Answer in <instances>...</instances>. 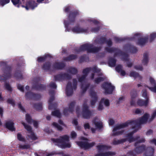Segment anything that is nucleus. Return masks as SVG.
<instances>
[{
  "label": "nucleus",
  "mask_w": 156,
  "mask_h": 156,
  "mask_svg": "<svg viewBox=\"0 0 156 156\" xmlns=\"http://www.w3.org/2000/svg\"><path fill=\"white\" fill-rule=\"evenodd\" d=\"M70 8V6H67L66 7L64 10L65 12L67 13L69 12L68 16L69 22H67L66 20L64 21L65 27L67 29L68 27L69 24H73L76 21V17L80 15L79 11L77 9L73 10L69 12Z\"/></svg>",
  "instance_id": "f257e3e1"
},
{
  "label": "nucleus",
  "mask_w": 156,
  "mask_h": 156,
  "mask_svg": "<svg viewBox=\"0 0 156 156\" xmlns=\"http://www.w3.org/2000/svg\"><path fill=\"white\" fill-rule=\"evenodd\" d=\"M101 49V47L94 46L91 44L86 43L81 45L78 48H75V51L77 53L87 51V53H96Z\"/></svg>",
  "instance_id": "f03ea898"
},
{
  "label": "nucleus",
  "mask_w": 156,
  "mask_h": 156,
  "mask_svg": "<svg viewBox=\"0 0 156 156\" xmlns=\"http://www.w3.org/2000/svg\"><path fill=\"white\" fill-rule=\"evenodd\" d=\"M51 140L53 143L58 144L57 145L62 148H70L71 147L70 143H66L65 142L66 141H69V136L67 135L60 136L59 138H52Z\"/></svg>",
  "instance_id": "7ed1b4c3"
},
{
  "label": "nucleus",
  "mask_w": 156,
  "mask_h": 156,
  "mask_svg": "<svg viewBox=\"0 0 156 156\" xmlns=\"http://www.w3.org/2000/svg\"><path fill=\"white\" fill-rule=\"evenodd\" d=\"M149 114L147 113L145 114L141 117L138 120H130L131 125L132 126L133 129H135L137 126L138 129L140 128V125L142 124L146 123L149 117Z\"/></svg>",
  "instance_id": "20e7f679"
},
{
  "label": "nucleus",
  "mask_w": 156,
  "mask_h": 156,
  "mask_svg": "<svg viewBox=\"0 0 156 156\" xmlns=\"http://www.w3.org/2000/svg\"><path fill=\"white\" fill-rule=\"evenodd\" d=\"M1 63L4 66L2 69V71L4 73V74L3 76H0V81L5 80L11 77L12 67L11 66L8 65L6 62H2Z\"/></svg>",
  "instance_id": "39448f33"
},
{
  "label": "nucleus",
  "mask_w": 156,
  "mask_h": 156,
  "mask_svg": "<svg viewBox=\"0 0 156 156\" xmlns=\"http://www.w3.org/2000/svg\"><path fill=\"white\" fill-rule=\"evenodd\" d=\"M81 113L83 117L85 119H89L92 116V112L89 109V107L86 103L83 104Z\"/></svg>",
  "instance_id": "423d86ee"
},
{
  "label": "nucleus",
  "mask_w": 156,
  "mask_h": 156,
  "mask_svg": "<svg viewBox=\"0 0 156 156\" xmlns=\"http://www.w3.org/2000/svg\"><path fill=\"white\" fill-rule=\"evenodd\" d=\"M40 80L36 78L34 79V82L32 86V88L36 90L42 91L45 90L46 86L44 85L39 83Z\"/></svg>",
  "instance_id": "0eeeda50"
},
{
  "label": "nucleus",
  "mask_w": 156,
  "mask_h": 156,
  "mask_svg": "<svg viewBox=\"0 0 156 156\" xmlns=\"http://www.w3.org/2000/svg\"><path fill=\"white\" fill-rule=\"evenodd\" d=\"M101 87L105 90V94H112L115 89L114 87L112 85L111 83L107 82H104L102 84Z\"/></svg>",
  "instance_id": "6e6552de"
},
{
  "label": "nucleus",
  "mask_w": 156,
  "mask_h": 156,
  "mask_svg": "<svg viewBox=\"0 0 156 156\" xmlns=\"http://www.w3.org/2000/svg\"><path fill=\"white\" fill-rule=\"evenodd\" d=\"M25 96L27 99L35 101H38L41 98V95L40 94H35L30 91L26 92L25 93Z\"/></svg>",
  "instance_id": "1a4fd4ad"
},
{
  "label": "nucleus",
  "mask_w": 156,
  "mask_h": 156,
  "mask_svg": "<svg viewBox=\"0 0 156 156\" xmlns=\"http://www.w3.org/2000/svg\"><path fill=\"white\" fill-rule=\"evenodd\" d=\"M76 143L80 148H84L85 150L92 147L95 144L94 142L88 143L87 141H77Z\"/></svg>",
  "instance_id": "9d476101"
},
{
  "label": "nucleus",
  "mask_w": 156,
  "mask_h": 156,
  "mask_svg": "<svg viewBox=\"0 0 156 156\" xmlns=\"http://www.w3.org/2000/svg\"><path fill=\"white\" fill-rule=\"evenodd\" d=\"M72 78L71 76L66 73H61L57 74L54 76V79L55 81H61L64 80H69Z\"/></svg>",
  "instance_id": "9b49d317"
},
{
  "label": "nucleus",
  "mask_w": 156,
  "mask_h": 156,
  "mask_svg": "<svg viewBox=\"0 0 156 156\" xmlns=\"http://www.w3.org/2000/svg\"><path fill=\"white\" fill-rule=\"evenodd\" d=\"M135 147L136 148L135 149V151L138 154L142 153L144 151L147 149H150L152 151L153 153L154 152V149L153 148L150 147L147 148L146 145L144 144H142L139 146H138L137 145Z\"/></svg>",
  "instance_id": "f8f14e48"
},
{
  "label": "nucleus",
  "mask_w": 156,
  "mask_h": 156,
  "mask_svg": "<svg viewBox=\"0 0 156 156\" xmlns=\"http://www.w3.org/2000/svg\"><path fill=\"white\" fill-rule=\"evenodd\" d=\"M66 65L63 62H55L52 65L53 70H62L65 67Z\"/></svg>",
  "instance_id": "ddd939ff"
},
{
  "label": "nucleus",
  "mask_w": 156,
  "mask_h": 156,
  "mask_svg": "<svg viewBox=\"0 0 156 156\" xmlns=\"http://www.w3.org/2000/svg\"><path fill=\"white\" fill-rule=\"evenodd\" d=\"M130 122V120H128L125 123L116 126L114 127L112 131L113 132H115L118 130L127 127L129 125H131V123Z\"/></svg>",
  "instance_id": "4468645a"
},
{
  "label": "nucleus",
  "mask_w": 156,
  "mask_h": 156,
  "mask_svg": "<svg viewBox=\"0 0 156 156\" xmlns=\"http://www.w3.org/2000/svg\"><path fill=\"white\" fill-rule=\"evenodd\" d=\"M90 96L92 99L90 101V104L92 106H94L98 99L97 93L93 90H91L90 93Z\"/></svg>",
  "instance_id": "2eb2a0df"
},
{
  "label": "nucleus",
  "mask_w": 156,
  "mask_h": 156,
  "mask_svg": "<svg viewBox=\"0 0 156 156\" xmlns=\"http://www.w3.org/2000/svg\"><path fill=\"white\" fill-rule=\"evenodd\" d=\"M72 30L73 32L76 33H87L88 30L87 29H84L79 27V26H76L72 28Z\"/></svg>",
  "instance_id": "dca6fc26"
},
{
  "label": "nucleus",
  "mask_w": 156,
  "mask_h": 156,
  "mask_svg": "<svg viewBox=\"0 0 156 156\" xmlns=\"http://www.w3.org/2000/svg\"><path fill=\"white\" fill-rule=\"evenodd\" d=\"M37 6V4L34 1H29L26 3V6L22 5L23 7H25L26 9L28 10L29 9H33Z\"/></svg>",
  "instance_id": "f3484780"
},
{
  "label": "nucleus",
  "mask_w": 156,
  "mask_h": 156,
  "mask_svg": "<svg viewBox=\"0 0 156 156\" xmlns=\"http://www.w3.org/2000/svg\"><path fill=\"white\" fill-rule=\"evenodd\" d=\"M16 66V69L14 73V76L17 79H22L23 76L20 70L21 66L19 64H17Z\"/></svg>",
  "instance_id": "a211bd4d"
},
{
  "label": "nucleus",
  "mask_w": 156,
  "mask_h": 156,
  "mask_svg": "<svg viewBox=\"0 0 156 156\" xmlns=\"http://www.w3.org/2000/svg\"><path fill=\"white\" fill-rule=\"evenodd\" d=\"M73 89L71 83L70 82H68L66 89V94L67 96H70L72 95L73 93Z\"/></svg>",
  "instance_id": "6ab92c4d"
},
{
  "label": "nucleus",
  "mask_w": 156,
  "mask_h": 156,
  "mask_svg": "<svg viewBox=\"0 0 156 156\" xmlns=\"http://www.w3.org/2000/svg\"><path fill=\"white\" fill-rule=\"evenodd\" d=\"M5 126L6 128L11 131H15L16 130L14 127V123L12 121H9L6 122Z\"/></svg>",
  "instance_id": "aec40b11"
},
{
  "label": "nucleus",
  "mask_w": 156,
  "mask_h": 156,
  "mask_svg": "<svg viewBox=\"0 0 156 156\" xmlns=\"http://www.w3.org/2000/svg\"><path fill=\"white\" fill-rule=\"evenodd\" d=\"M51 63L50 62L48 61L45 62L42 66V69L46 71H52V69H51Z\"/></svg>",
  "instance_id": "412c9836"
},
{
  "label": "nucleus",
  "mask_w": 156,
  "mask_h": 156,
  "mask_svg": "<svg viewBox=\"0 0 156 156\" xmlns=\"http://www.w3.org/2000/svg\"><path fill=\"white\" fill-rule=\"evenodd\" d=\"M148 39V37H144L140 38L138 39L137 44L141 46H144L147 42Z\"/></svg>",
  "instance_id": "4be33fe9"
},
{
  "label": "nucleus",
  "mask_w": 156,
  "mask_h": 156,
  "mask_svg": "<svg viewBox=\"0 0 156 156\" xmlns=\"http://www.w3.org/2000/svg\"><path fill=\"white\" fill-rule=\"evenodd\" d=\"M53 58V57L49 54H45L43 56H41L38 58L37 61L38 62H44L47 58Z\"/></svg>",
  "instance_id": "5701e85b"
},
{
  "label": "nucleus",
  "mask_w": 156,
  "mask_h": 156,
  "mask_svg": "<svg viewBox=\"0 0 156 156\" xmlns=\"http://www.w3.org/2000/svg\"><path fill=\"white\" fill-rule=\"evenodd\" d=\"M149 101L148 100H144L143 99H139L137 101V105L140 106H147L149 103Z\"/></svg>",
  "instance_id": "b1692460"
},
{
  "label": "nucleus",
  "mask_w": 156,
  "mask_h": 156,
  "mask_svg": "<svg viewBox=\"0 0 156 156\" xmlns=\"http://www.w3.org/2000/svg\"><path fill=\"white\" fill-rule=\"evenodd\" d=\"M127 140V138L122 139L120 140H116L114 139L112 142V144L114 145L121 144L126 142Z\"/></svg>",
  "instance_id": "393cba45"
},
{
  "label": "nucleus",
  "mask_w": 156,
  "mask_h": 156,
  "mask_svg": "<svg viewBox=\"0 0 156 156\" xmlns=\"http://www.w3.org/2000/svg\"><path fill=\"white\" fill-rule=\"evenodd\" d=\"M117 60L113 58H110L108 61V65L111 67H114L116 65Z\"/></svg>",
  "instance_id": "a878e982"
},
{
  "label": "nucleus",
  "mask_w": 156,
  "mask_h": 156,
  "mask_svg": "<svg viewBox=\"0 0 156 156\" xmlns=\"http://www.w3.org/2000/svg\"><path fill=\"white\" fill-rule=\"evenodd\" d=\"M77 58V55H76L71 54L68 56L63 58V60L65 61H70L75 59Z\"/></svg>",
  "instance_id": "bb28decb"
},
{
  "label": "nucleus",
  "mask_w": 156,
  "mask_h": 156,
  "mask_svg": "<svg viewBox=\"0 0 156 156\" xmlns=\"http://www.w3.org/2000/svg\"><path fill=\"white\" fill-rule=\"evenodd\" d=\"M33 107L36 110H41L42 109V104L41 102L34 104L33 105Z\"/></svg>",
  "instance_id": "cd10ccee"
},
{
  "label": "nucleus",
  "mask_w": 156,
  "mask_h": 156,
  "mask_svg": "<svg viewBox=\"0 0 156 156\" xmlns=\"http://www.w3.org/2000/svg\"><path fill=\"white\" fill-rule=\"evenodd\" d=\"M144 58L142 62L144 65H147L148 62V54L147 52H145L143 55Z\"/></svg>",
  "instance_id": "c85d7f7f"
},
{
  "label": "nucleus",
  "mask_w": 156,
  "mask_h": 156,
  "mask_svg": "<svg viewBox=\"0 0 156 156\" xmlns=\"http://www.w3.org/2000/svg\"><path fill=\"white\" fill-rule=\"evenodd\" d=\"M107 39L105 37L101 36L97 39V41L98 43L100 44H103L106 42Z\"/></svg>",
  "instance_id": "c756f323"
},
{
  "label": "nucleus",
  "mask_w": 156,
  "mask_h": 156,
  "mask_svg": "<svg viewBox=\"0 0 156 156\" xmlns=\"http://www.w3.org/2000/svg\"><path fill=\"white\" fill-rule=\"evenodd\" d=\"M97 148L98 151V152H100L101 150H108L109 147L105 145H100L97 146Z\"/></svg>",
  "instance_id": "7c9ffc66"
},
{
  "label": "nucleus",
  "mask_w": 156,
  "mask_h": 156,
  "mask_svg": "<svg viewBox=\"0 0 156 156\" xmlns=\"http://www.w3.org/2000/svg\"><path fill=\"white\" fill-rule=\"evenodd\" d=\"M75 103L76 102L75 101H72L70 103L69 108H68L69 112L71 113L73 112Z\"/></svg>",
  "instance_id": "2f4dec72"
},
{
  "label": "nucleus",
  "mask_w": 156,
  "mask_h": 156,
  "mask_svg": "<svg viewBox=\"0 0 156 156\" xmlns=\"http://www.w3.org/2000/svg\"><path fill=\"white\" fill-rule=\"evenodd\" d=\"M30 135H27V140H29V138L31 139L32 140H34L37 139V137L35 135L34 132H33L30 133Z\"/></svg>",
  "instance_id": "473e14b6"
},
{
  "label": "nucleus",
  "mask_w": 156,
  "mask_h": 156,
  "mask_svg": "<svg viewBox=\"0 0 156 156\" xmlns=\"http://www.w3.org/2000/svg\"><path fill=\"white\" fill-rule=\"evenodd\" d=\"M68 72L72 74L75 75L78 73V70L75 68L71 67L68 69Z\"/></svg>",
  "instance_id": "72a5a7b5"
},
{
  "label": "nucleus",
  "mask_w": 156,
  "mask_h": 156,
  "mask_svg": "<svg viewBox=\"0 0 156 156\" xmlns=\"http://www.w3.org/2000/svg\"><path fill=\"white\" fill-rule=\"evenodd\" d=\"M89 60V58L86 55H84L80 57L79 60V62L81 63L84 61L86 62Z\"/></svg>",
  "instance_id": "f704fd0d"
},
{
  "label": "nucleus",
  "mask_w": 156,
  "mask_h": 156,
  "mask_svg": "<svg viewBox=\"0 0 156 156\" xmlns=\"http://www.w3.org/2000/svg\"><path fill=\"white\" fill-rule=\"evenodd\" d=\"M21 123L24 126V128L29 132V133H30L33 132L32 130V128L30 126L27 124L23 122H22Z\"/></svg>",
  "instance_id": "c9c22d12"
},
{
  "label": "nucleus",
  "mask_w": 156,
  "mask_h": 156,
  "mask_svg": "<svg viewBox=\"0 0 156 156\" xmlns=\"http://www.w3.org/2000/svg\"><path fill=\"white\" fill-rule=\"evenodd\" d=\"M121 55L122 56V60L126 61H129L128 55L127 53L122 51Z\"/></svg>",
  "instance_id": "e433bc0d"
},
{
  "label": "nucleus",
  "mask_w": 156,
  "mask_h": 156,
  "mask_svg": "<svg viewBox=\"0 0 156 156\" xmlns=\"http://www.w3.org/2000/svg\"><path fill=\"white\" fill-rule=\"evenodd\" d=\"M90 86V84L88 83L85 85L82 84L81 85V88L82 90V93H85L87 91V89Z\"/></svg>",
  "instance_id": "4c0bfd02"
},
{
  "label": "nucleus",
  "mask_w": 156,
  "mask_h": 156,
  "mask_svg": "<svg viewBox=\"0 0 156 156\" xmlns=\"http://www.w3.org/2000/svg\"><path fill=\"white\" fill-rule=\"evenodd\" d=\"M137 94L136 90H133L130 92L131 98H136L137 97Z\"/></svg>",
  "instance_id": "58836bf2"
},
{
  "label": "nucleus",
  "mask_w": 156,
  "mask_h": 156,
  "mask_svg": "<svg viewBox=\"0 0 156 156\" xmlns=\"http://www.w3.org/2000/svg\"><path fill=\"white\" fill-rule=\"evenodd\" d=\"M105 50L107 52L109 53H112L116 51H117L118 49L116 48L113 47L111 48L106 47L105 48Z\"/></svg>",
  "instance_id": "ea45409f"
},
{
  "label": "nucleus",
  "mask_w": 156,
  "mask_h": 156,
  "mask_svg": "<svg viewBox=\"0 0 156 156\" xmlns=\"http://www.w3.org/2000/svg\"><path fill=\"white\" fill-rule=\"evenodd\" d=\"M104 80L105 78L103 77H99L96 78L94 80V82L95 83L98 84L101 82L104 81Z\"/></svg>",
  "instance_id": "a19ab883"
},
{
  "label": "nucleus",
  "mask_w": 156,
  "mask_h": 156,
  "mask_svg": "<svg viewBox=\"0 0 156 156\" xmlns=\"http://www.w3.org/2000/svg\"><path fill=\"white\" fill-rule=\"evenodd\" d=\"M51 114L52 115L56 116L59 118L61 117V114L58 110H56L52 112Z\"/></svg>",
  "instance_id": "79ce46f5"
},
{
  "label": "nucleus",
  "mask_w": 156,
  "mask_h": 156,
  "mask_svg": "<svg viewBox=\"0 0 156 156\" xmlns=\"http://www.w3.org/2000/svg\"><path fill=\"white\" fill-rule=\"evenodd\" d=\"M26 120L27 122L31 124L32 123L33 120L32 119L31 116L28 114L26 115Z\"/></svg>",
  "instance_id": "37998d69"
},
{
  "label": "nucleus",
  "mask_w": 156,
  "mask_h": 156,
  "mask_svg": "<svg viewBox=\"0 0 156 156\" xmlns=\"http://www.w3.org/2000/svg\"><path fill=\"white\" fill-rule=\"evenodd\" d=\"M129 76L131 77H133L134 78H136L138 77H140V75L139 73L134 71H132L130 72Z\"/></svg>",
  "instance_id": "c03bdc74"
},
{
  "label": "nucleus",
  "mask_w": 156,
  "mask_h": 156,
  "mask_svg": "<svg viewBox=\"0 0 156 156\" xmlns=\"http://www.w3.org/2000/svg\"><path fill=\"white\" fill-rule=\"evenodd\" d=\"M91 70V67H87L84 69L83 70V75H86V77L89 72Z\"/></svg>",
  "instance_id": "a18cd8bd"
},
{
  "label": "nucleus",
  "mask_w": 156,
  "mask_h": 156,
  "mask_svg": "<svg viewBox=\"0 0 156 156\" xmlns=\"http://www.w3.org/2000/svg\"><path fill=\"white\" fill-rule=\"evenodd\" d=\"M101 102L103 103H104L105 106L107 107L110 105V102L109 100L108 99H105L104 98H102L101 100Z\"/></svg>",
  "instance_id": "49530a36"
},
{
  "label": "nucleus",
  "mask_w": 156,
  "mask_h": 156,
  "mask_svg": "<svg viewBox=\"0 0 156 156\" xmlns=\"http://www.w3.org/2000/svg\"><path fill=\"white\" fill-rule=\"evenodd\" d=\"M129 49L130 52L132 53H136L137 51V48L133 46H130Z\"/></svg>",
  "instance_id": "de8ad7c7"
},
{
  "label": "nucleus",
  "mask_w": 156,
  "mask_h": 156,
  "mask_svg": "<svg viewBox=\"0 0 156 156\" xmlns=\"http://www.w3.org/2000/svg\"><path fill=\"white\" fill-rule=\"evenodd\" d=\"M17 139L20 141L25 142L26 140L20 133H18L17 134Z\"/></svg>",
  "instance_id": "09e8293b"
},
{
  "label": "nucleus",
  "mask_w": 156,
  "mask_h": 156,
  "mask_svg": "<svg viewBox=\"0 0 156 156\" xmlns=\"http://www.w3.org/2000/svg\"><path fill=\"white\" fill-rule=\"evenodd\" d=\"M142 96L146 100L147 99L148 101H149V97L147 95V91L146 90H142Z\"/></svg>",
  "instance_id": "8fccbe9b"
},
{
  "label": "nucleus",
  "mask_w": 156,
  "mask_h": 156,
  "mask_svg": "<svg viewBox=\"0 0 156 156\" xmlns=\"http://www.w3.org/2000/svg\"><path fill=\"white\" fill-rule=\"evenodd\" d=\"M4 86L5 89L8 91L10 92L12 91V89L9 83L5 82Z\"/></svg>",
  "instance_id": "3c124183"
},
{
  "label": "nucleus",
  "mask_w": 156,
  "mask_h": 156,
  "mask_svg": "<svg viewBox=\"0 0 156 156\" xmlns=\"http://www.w3.org/2000/svg\"><path fill=\"white\" fill-rule=\"evenodd\" d=\"M7 102L8 104H11L12 107H14L15 105V101L12 98H9L7 99Z\"/></svg>",
  "instance_id": "603ef678"
},
{
  "label": "nucleus",
  "mask_w": 156,
  "mask_h": 156,
  "mask_svg": "<svg viewBox=\"0 0 156 156\" xmlns=\"http://www.w3.org/2000/svg\"><path fill=\"white\" fill-rule=\"evenodd\" d=\"M57 106V104L56 103L49 104L48 108L49 110L55 109Z\"/></svg>",
  "instance_id": "864d4df0"
},
{
  "label": "nucleus",
  "mask_w": 156,
  "mask_h": 156,
  "mask_svg": "<svg viewBox=\"0 0 156 156\" xmlns=\"http://www.w3.org/2000/svg\"><path fill=\"white\" fill-rule=\"evenodd\" d=\"M94 123L98 129H101L103 127V126L101 122H94Z\"/></svg>",
  "instance_id": "5fc2aeb1"
},
{
  "label": "nucleus",
  "mask_w": 156,
  "mask_h": 156,
  "mask_svg": "<svg viewBox=\"0 0 156 156\" xmlns=\"http://www.w3.org/2000/svg\"><path fill=\"white\" fill-rule=\"evenodd\" d=\"M54 154H61L63 155L64 154V152L63 151L59 152H55V151L52 152L46 156H51L52 155Z\"/></svg>",
  "instance_id": "6e6d98bb"
},
{
  "label": "nucleus",
  "mask_w": 156,
  "mask_h": 156,
  "mask_svg": "<svg viewBox=\"0 0 156 156\" xmlns=\"http://www.w3.org/2000/svg\"><path fill=\"white\" fill-rule=\"evenodd\" d=\"M135 129L133 131H132V132L128 133L127 135V136L128 137H133V134L135 133L138 130V128L136 129V128L135 129Z\"/></svg>",
  "instance_id": "4d7b16f0"
},
{
  "label": "nucleus",
  "mask_w": 156,
  "mask_h": 156,
  "mask_svg": "<svg viewBox=\"0 0 156 156\" xmlns=\"http://www.w3.org/2000/svg\"><path fill=\"white\" fill-rule=\"evenodd\" d=\"M52 125L55 127L57 128L58 130L61 131L63 129L62 127L56 122H53Z\"/></svg>",
  "instance_id": "13d9d810"
},
{
  "label": "nucleus",
  "mask_w": 156,
  "mask_h": 156,
  "mask_svg": "<svg viewBox=\"0 0 156 156\" xmlns=\"http://www.w3.org/2000/svg\"><path fill=\"white\" fill-rule=\"evenodd\" d=\"M156 37V33H153L150 35L149 42H151Z\"/></svg>",
  "instance_id": "bf43d9fd"
},
{
  "label": "nucleus",
  "mask_w": 156,
  "mask_h": 156,
  "mask_svg": "<svg viewBox=\"0 0 156 156\" xmlns=\"http://www.w3.org/2000/svg\"><path fill=\"white\" fill-rule=\"evenodd\" d=\"M146 140L144 138H142L140 140H138L137 142H136L134 144L135 147H136L138 144L139 143H144L145 142Z\"/></svg>",
  "instance_id": "052dcab7"
},
{
  "label": "nucleus",
  "mask_w": 156,
  "mask_h": 156,
  "mask_svg": "<svg viewBox=\"0 0 156 156\" xmlns=\"http://www.w3.org/2000/svg\"><path fill=\"white\" fill-rule=\"evenodd\" d=\"M127 154L130 156H136L137 153L135 151V149L133 150L129 151Z\"/></svg>",
  "instance_id": "680f3d73"
},
{
  "label": "nucleus",
  "mask_w": 156,
  "mask_h": 156,
  "mask_svg": "<svg viewBox=\"0 0 156 156\" xmlns=\"http://www.w3.org/2000/svg\"><path fill=\"white\" fill-rule=\"evenodd\" d=\"M9 2L10 0H0V5L3 6L6 4L8 3Z\"/></svg>",
  "instance_id": "e2e57ef3"
},
{
  "label": "nucleus",
  "mask_w": 156,
  "mask_h": 156,
  "mask_svg": "<svg viewBox=\"0 0 156 156\" xmlns=\"http://www.w3.org/2000/svg\"><path fill=\"white\" fill-rule=\"evenodd\" d=\"M114 40L116 43H119L124 41L125 40V39L120 38L118 37H115L114 38Z\"/></svg>",
  "instance_id": "0e129e2a"
},
{
  "label": "nucleus",
  "mask_w": 156,
  "mask_h": 156,
  "mask_svg": "<svg viewBox=\"0 0 156 156\" xmlns=\"http://www.w3.org/2000/svg\"><path fill=\"white\" fill-rule=\"evenodd\" d=\"M91 70L94 73H98L101 71L100 69H98L96 66H94L91 68Z\"/></svg>",
  "instance_id": "69168bd1"
},
{
  "label": "nucleus",
  "mask_w": 156,
  "mask_h": 156,
  "mask_svg": "<svg viewBox=\"0 0 156 156\" xmlns=\"http://www.w3.org/2000/svg\"><path fill=\"white\" fill-rule=\"evenodd\" d=\"M73 89L74 90H76L77 88V81L76 79H74L73 80Z\"/></svg>",
  "instance_id": "338daca9"
},
{
  "label": "nucleus",
  "mask_w": 156,
  "mask_h": 156,
  "mask_svg": "<svg viewBox=\"0 0 156 156\" xmlns=\"http://www.w3.org/2000/svg\"><path fill=\"white\" fill-rule=\"evenodd\" d=\"M122 66L121 65H119L116 67L115 69L117 72L119 73L122 70Z\"/></svg>",
  "instance_id": "774afa93"
}]
</instances>
